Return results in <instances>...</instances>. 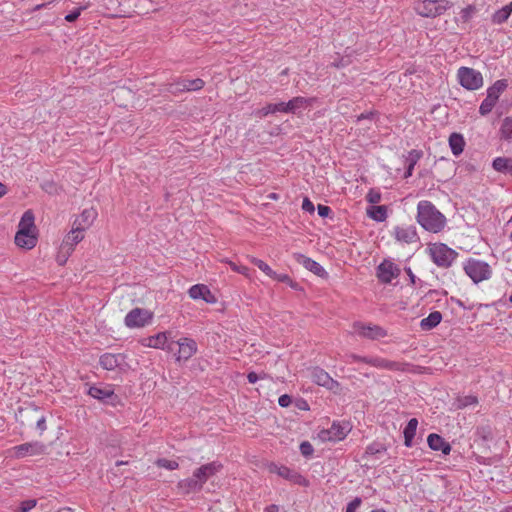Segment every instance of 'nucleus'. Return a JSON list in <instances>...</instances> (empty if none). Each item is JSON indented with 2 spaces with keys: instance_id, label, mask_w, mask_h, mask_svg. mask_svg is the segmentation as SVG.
Listing matches in <instances>:
<instances>
[{
  "instance_id": "nucleus-1",
  "label": "nucleus",
  "mask_w": 512,
  "mask_h": 512,
  "mask_svg": "<svg viewBox=\"0 0 512 512\" xmlns=\"http://www.w3.org/2000/svg\"><path fill=\"white\" fill-rule=\"evenodd\" d=\"M417 222L425 230L438 233L446 225L445 216L427 200H422L417 205Z\"/></svg>"
},
{
  "instance_id": "nucleus-2",
  "label": "nucleus",
  "mask_w": 512,
  "mask_h": 512,
  "mask_svg": "<svg viewBox=\"0 0 512 512\" xmlns=\"http://www.w3.org/2000/svg\"><path fill=\"white\" fill-rule=\"evenodd\" d=\"M15 244L22 249L31 250L38 242V230L31 210L23 213L14 238Z\"/></svg>"
},
{
  "instance_id": "nucleus-3",
  "label": "nucleus",
  "mask_w": 512,
  "mask_h": 512,
  "mask_svg": "<svg viewBox=\"0 0 512 512\" xmlns=\"http://www.w3.org/2000/svg\"><path fill=\"white\" fill-rule=\"evenodd\" d=\"M427 253L432 262L440 268H448L458 257V253L444 243H431Z\"/></svg>"
},
{
  "instance_id": "nucleus-4",
  "label": "nucleus",
  "mask_w": 512,
  "mask_h": 512,
  "mask_svg": "<svg viewBox=\"0 0 512 512\" xmlns=\"http://www.w3.org/2000/svg\"><path fill=\"white\" fill-rule=\"evenodd\" d=\"M451 7L447 0H416L413 10L421 17L435 18L444 14Z\"/></svg>"
},
{
  "instance_id": "nucleus-5",
  "label": "nucleus",
  "mask_w": 512,
  "mask_h": 512,
  "mask_svg": "<svg viewBox=\"0 0 512 512\" xmlns=\"http://www.w3.org/2000/svg\"><path fill=\"white\" fill-rule=\"evenodd\" d=\"M465 274L475 283L489 280L492 276L491 266L479 259L469 258L463 263Z\"/></svg>"
},
{
  "instance_id": "nucleus-6",
  "label": "nucleus",
  "mask_w": 512,
  "mask_h": 512,
  "mask_svg": "<svg viewBox=\"0 0 512 512\" xmlns=\"http://www.w3.org/2000/svg\"><path fill=\"white\" fill-rule=\"evenodd\" d=\"M198 351L196 341L189 337H182L174 342L173 352H171L176 362H187Z\"/></svg>"
},
{
  "instance_id": "nucleus-7",
  "label": "nucleus",
  "mask_w": 512,
  "mask_h": 512,
  "mask_svg": "<svg viewBox=\"0 0 512 512\" xmlns=\"http://www.w3.org/2000/svg\"><path fill=\"white\" fill-rule=\"evenodd\" d=\"M457 79L463 88L470 91L480 89L484 83L482 74L470 67H460L457 70Z\"/></svg>"
},
{
  "instance_id": "nucleus-8",
  "label": "nucleus",
  "mask_w": 512,
  "mask_h": 512,
  "mask_svg": "<svg viewBox=\"0 0 512 512\" xmlns=\"http://www.w3.org/2000/svg\"><path fill=\"white\" fill-rule=\"evenodd\" d=\"M352 331L357 336L369 340H379L387 336V331L383 327L360 321L353 323Z\"/></svg>"
},
{
  "instance_id": "nucleus-9",
  "label": "nucleus",
  "mask_w": 512,
  "mask_h": 512,
  "mask_svg": "<svg viewBox=\"0 0 512 512\" xmlns=\"http://www.w3.org/2000/svg\"><path fill=\"white\" fill-rule=\"evenodd\" d=\"M268 471L270 473L276 474V475L288 480L292 484H296V485H299L302 487L309 486V480L306 477H304L299 472H297L293 469H290L287 466L271 463L270 465H268Z\"/></svg>"
},
{
  "instance_id": "nucleus-10",
  "label": "nucleus",
  "mask_w": 512,
  "mask_h": 512,
  "mask_svg": "<svg viewBox=\"0 0 512 512\" xmlns=\"http://www.w3.org/2000/svg\"><path fill=\"white\" fill-rule=\"evenodd\" d=\"M171 332H159L156 335L142 338L140 343L144 347L161 349L167 352H173L174 341H170Z\"/></svg>"
},
{
  "instance_id": "nucleus-11",
  "label": "nucleus",
  "mask_w": 512,
  "mask_h": 512,
  "mask_svg": "<svg viewBox=\"0 0 512 512\" xmlns=\"http://www.w3.org/2000/svg\"><path fill=\"white\" fill-rule=\"evenodd\" d=\"M205 86L204 80L200 78L188 79L178 78L174 82L170 83L167 87V91L176 95L182 92L199 91Z\"/></svg>"
},
{
  "instance_id": "nucleus-12",
  "label": "nucleus",
  "mask_w": 512,
  "mask_h": 512,
  "mask_svg": "<svg viewBox=\"0 0 512 512\" xmlns=\"http://www.w3.org/2000/svg\"><path fill=\"white\" fill-rule=\"evenodd\" d=\"M348 432V424L333 423L330 428L319 431L317 439L321 442H338L343 440Z\"/></svg>"
},
{
  "instance_id": "nucleus-13",
  "label": "nucleus",
  "mask_w": 512,
  "mask_h": 512,
  "mask_svg": "<svg viewBox=\"0 0 512 512\" xmlns=\"http://www.w3.org/2000/svg\"><path fill=\"white\" fill-rule=\"evenodd\" d=\"M84 236V231L72 226V229L64 237L60 246V253L63 254L62 262L66 261L67 257L74 251L75 246L84 239Z\"/></svg>"
},
{
  "instance_id": "nucleus-14",
  "label": "nucleus",
  "mask_w": 512,
  "mask_h": 512,
  "mask_svg": "<svg viewBox=\"0 0 512 512\" xmlns=\"http://www.w3.org/2000/svg\"><path fill=\"white\" fill-rule=\"evenodd\" d=\"M309 377L315 384L331 391L337 390L340 386L324 369L319 367L309 369Z\"/></svg>"
},
{
  "instance_id": "nucleus-15",
  "label": "nucleus",
  "mask_w": 512,
  "mask_h": 512,
  "mask_svg": "<svg viewBox=\"0 0 512 512\" xmlns=\"http://www.w3.org/2000/svg\"><path fill=\"white\" fill-rule=\"evenodd\" d=\"M45 445L41 442H27L14 446L11 450L15 458L21 459L27 456H37L45 452Z\"/></svg>"
},
{
  "instance_id": "nucleus-16",
  "label": "nucleus",
  "mask_w": 512,
  "mask_h": 512,
  "mask_svg": "<svg viewBox=\"0 0 512 512\" xmlns=\"http://www.w3.org/2000/svg\"><path fill=\"white\" fill-rule=\"evenodd\" d=\"M221 469H222V464L220 462L213 461V462L204 464L201 467L197 468L193 472V476L197 481H199V484L201 485V487H203V485L206 483V481L210 477H212L215 474H217L218 472H220Z\"/></svg>"
},
{
  "instance_id": "nucleus-17",
  "label": "nucleus",
  "mask_w": 512,
  "mask_h": 512,
  "mask_svg": "<svg viewBox=\"0 0 512 512\" xmlns=\"http://www.w3.org/2000/svg\"><path fill=\"white\" fill-rule=\"evenodd\" d=\"M399 274V267L390 260H384L377 268V277L383 283H390Z\"/></svg>"
},
{
  "instance_id": "nucleus-18",
  "label": "nucleus",
  "mask_w": 512,
  "mask_h": 512,
  "mask_svg": "<svg viewBox=\"0 0 512 512\" xmlns=\"http://www.w3.org/2000/svg\"><path fill=\"white\" fill-rule=\"evenodd\" d=\"M153 311L145 308H134L130 310V327H144L153 320Z\"/></svg>"
},
{
  "instance_id": "nucleus-19",
  "label": "nucleus",
  "mask_w": 512,
  "mask_h": 512,
  "mask_svg": "<svg viewBox=\"0 0 512 512\" xmlns=\"http://www.w3.org/2000/svg\"><path fill=\"white\" fill-rule=\"evenodd\" d=\"M188 295L193 300L202 299L208 304H215L217 302V297L205 284H195L191 286L188 290Z\"/></svg>"
},
{
  "instance_id": "nucleus-20",
  "label": "nucleus",
  "mask_w": 512,
  "mask_h": 512,
  "mask_svg": "<svg viewBox=\"0 0 512 512\" xmlns=\"http://www.w3.org/2000/svg\"><path fill=\"white\" fill-rule=\"evenodd\" d=\"M365 363L378 369H386L391 371H404L405 363L390 361L381 357H370L365 359Z\"/></svg>"
},
{
  "instance_id": "nucleus-21",
  "label": "nucleus",
  "mask_w": 512,
  "mask_h": 512,
  "mask_svg": "<svg viewBox=\"0 0 512 512\" xmlns=\"http://www.w3.org/2000/svg\"><path fill=\"white\" fill-rule=\"evenodd\" d=\"M395 239L399 242L410 244L417 241V232L413 226H396L393 230Z\"/></svg>"
},
{
  "instance_id": "nucleus-22",
  "label": "nucleus",
  "mask_w": 512,
  "mask_h": 512,
  "mask_svg": "<svg viewBox=\"0 0 512 512\" xmlns=\"http://www.w3.org/2000/svg\"><path fill=\"white\" fill-rule=\"evenodd\" d=\"M88 394L95 399L110 402L111 404H114L116 398L112 388L108 385L91 386L88 389Z\"/></svg>"
},
{
  "instance_id": "nucleus-23",
  "label": "nucleus",
  "mask_w": 512,
  "mask_h": 512,
  "mask_svg": "<svg viewBox=\"0 0 512 512\" xmlns=\"http://www.w3.org/2000/svg\"><path fill=\"white\" fill-rule=\"evenodd\" d=\"M293 257L297 263L301 264L303 267H305L307 270L311 271L315 275L322 277L326 274L324 268L318 262L307 257L306 255L295 253Z\"/></svg>"
},
{
  "instance_id": "nucleus-24",
  "label": "nucleus",
  "mask_w": 512,
  "mask_h": 512,
  "mask_svg": "<svg viewBox=\"0 0 512 512\" xmlns=\"http://www.w3.org/2000/svg\"><path fill=\"white\" fill-rule=\"evenodd\" d=\"M427 443L430 449L434 451H441L444 455L451 452V445L442 436L436 433H431L427 437Z\"/></svg>"
},
{
  "instance_id": "nucleus-25",
  "label": "nucleus",
  "mask_w": 512,
  "mask_h": 512,
  "mask_svg": "<svg viewBox=\"0 0 512 512\" xmlns=\"http://www.w3.org/2000/svg\"><path fill=\"white\" fill-rule=\"evenodd\" d=\"M97 213L93 209L84 210L73 222V227L86 231L93 223Z\"/></svg>"
},
{
  "instance_id": "nucleus-26",
  "label": "nucleus",
  "mask_w": 512,
  "mask_h": 512,
  "mask_svg": "<svg viewBox=\"0 0 512 512\" xmlns=\"http://www.w3.org/2000/svg\"><path fill=\"white\" fill-rule=\"evenodd\" d=\"M315 98H306L297 96L289 100L287 103L288 113H296L300 109H305L312 105Z\"/></svg>"
},
{
  "instance_id": "nucleus-27",
  "label": "nucleus",
  "mask_w": 512,
  "mask_h": 512,
  "mask_svg": "<svg viewBox=\"0 0 512 512\" xmlns=\"http://www.w3.org/2000/svg\"><path fill=\"white\" fill-rule=\"evenodd\" d=\"M423 152L421 150L413 149L408 152L405 157V163L407 165V170L405 172L404 177L409 178L413 174V170L417 162L422 158Z\"/></svg>"
},
{
  "instance_id": "nucleus-28",
  "label": "nucleus",
  "mask_w": 512,
  "mask_h": 512,
  "mask_svg": "<svg viewBox=\"0 0 512 512\" xmlns=\"http://www.w3.org/2000/svg\"><path fill=\"white\" fill-rule=\"evenodd\" d=\"M441 320L442 314L439 311H433L420 321V327L424 331H429L439 325Z\"/></svg>"
},
{
  "instance_id": "nucleus-29",
  "label": "nucleus",
  "mask_w": 512,
  "mask_h": 512,
  "mask_svg": "<svg viewBox=\"0 0 512 512\" xmlns=\"http://www.w3.org/2000/svg\"><path fill=\"white\" fill-rule=\"evenodd\" d=\"M369 218L377 222H383L387 218V207L384 205H372L366 209Z\"/></svg>"
},
{
  "instance_id": "nucleus-30",
  "label": "nucleus",
  "mask_w": 512,
  "mask_h": 512,
  "mask_svg": "<svg viewBox=\"0 0 512 512\" xmlns=\"http://www.w3.org/2000/svg\"><path fill=\"white\" fill-rule=\"evenodd\" d=\"M449 146L454 156H459L465 147L464 137L459 133H452L449 137Z\"/></svg>"
},
{
  "instance_id": "nucleus-31",
  "label": "nucleus",
  "mask_w": 512,
  "mask_h": 512,
  "mask_svg": "<svg viewBox=\"0 0 512 512\" xmlns=\"http://www.w3.org/2000/svg\"><path fill=\"white\" fill-rule=\"evenodd\" d=\"M418 427V420L416 418H412L408 421L406 427L404 428V444L406 447H411L413 439L416 435V430Z\"/></svg>"
},
{
  "instance_id": "nucleus-32",
  "label": "nucleus",
  "mask_w": 512,
  "mask_h": 512,
  "mask_svg": "<svg viewBox=\"0 0 512 512\" xmlns=\"http://www.w3.org/2000/svg\"><path fill=\"white\" fill-rule=\"evenodd\" d=\"M508 84L506 80H497L492 86L487 89V97L498 101L500 95L505 91Z\"/></svg>"
},
{
  "instance_id": "nucleus-33",
  "label": "nucleus",
  "mask_w": 512,
  "mask_h": 512,
  "mask_svg": "<svg viewBox=\"0 0 512 512\" xmlns=\"http://www.w3.org/2000/svg\"><path fill=\"white\" fill-rule=\"evenodd\" d=\"M178 488L181 489L184 493L189 494L191 492H197L202 489L199 481H197L194 476L192 478L184 479L179 481Z\"/></svg>"
},
{
  "instance_id": "nucleus-34",
  "label": "nucleus",
  "mask_w": 512,
  "mask_h": 512,
  "mask_svg": "<svg viewBox=\"0 0 512 512\" xmlns=\"http://www.w3.org/2000/svg\"><path fill=\"white\" fill-rule=\"evenodd\" d=\"M512 13V2L496 11L492 16V21L496 24H502L510 17Z\"/></svg>"
},
{
  "instance_id": "nucleus-35",
  "label": "nucleus",
  "mask_w": 512,
  "mask_h": 512,
  "mask_svg": "<svg viewBox=\"0 0 512 512\" xmlns=\"http://www.w3.org/2000/svg\"><path fill=\"white\" fill-rule=\"evenodd\" d=\"M120 356L114 354H104L100 357V364L106 370H113L119 365Z\"/></svg>"
},
{
  "instance_id": "nucleus-36",
  "label": "nucleus",
  "mask_w": 512,
  "mask_h": 512,
  "mask_svg": "<svg viewBox=\"0 0 512 512\" xmlns=\"http://www.w3.org/2000/svg\"><path fill=\"white\" fill-rule=\"evenodd\" d=\"M512 158L497 157L493 160L492 166L498 172L510 173Z\"/></svg>"
},
{
  "instance_id": "nucleus-37",
  "label": "nucleus",
  "mask_w": 512,
  "mask_h": 512,
  "mask_svg": "<svg viewBox=\"0 0 512 512\" xmlns=\"http://www.w3.org/2000/svg\"><path fill=\"white\" fill-rule=\"evenodd\" d=\"M500 138L504 140L512 139V117H506L500 127Z\"/></svg>"
},
{
  "instance_id": "nucleus-38",
  "label": "nucleus",
  "mask_w": 512,
  "mask_h": 512,
  "mask_svg": "<svg viewBox=\"0 0 512 512\" xmlns=\"http://www.w3.org/2000/svg\"><path fill=\"white\" fill-rule=\"evenodd\" d=\"M248 259H249V261L252 264L257 266L268 277L272 278L274 276V272L275 271L272 270V268L266 262H264L263 260L258 259V258L253 257V256H248Z\"/></svg>"
},
{
  "instance_id": "nucleus-39",
  "label": "nucleus",
  "mask_w": 512,
  "mask_h": 512,
  "mask_svg": "<svg viewBox=\"0 0 512 512\" xmlns=\"http://www.w3.org/2000/svg\"><path fill=\"white\" fill-rule=\"evenodd\" d=\"M478 404L476 396L468 395L457 399L456 406L459 409L466 408L468 406H475Z\"/></svg>"
},
{
  "instance_id": "nucleus-40",
  "label": "nucleus",
  "mask_w": 512,
  "mask_h": 512,
  "mask_svg": "<svg viewBox=\"0 0 512 512\" xmlns=\"http://www.w3.org/2000/svg\"><path fill=\"white\" fill-rule=\"evenodd\" d=\"M496 101L487 97L482 101L480 107H479V113L482 115V116H485L487 114H489L492 109L494 108V106L496 105Z\"/></svg>"
},
{
  "instance_id": "nucleus-41",
  "label": "nucleus",
  "mask_w": 512,
  "mask_h": 512,
  "mask_svg": "<svg viewBox=\"0 0 512 512\" xmlns=\"http://www.w3.org/2000/svg\"><path fill=\"white\" fill-rule=\"evenodd\" d=\"M156 465L160 468H164L167 470H175L179 467V464L177 461L169 460L166 458L158 459L156 461Z\"/></svg>"
},
{
  "instance_id": "nucleus-42",
  "label": "nucleus",
  "mask_w": 512,
  "mask_h": 512,
  "mask_svg": "<svg viewBox=\"0 0 512 512\" xmlns=\"http://www.w3.org/2000/svg\"><path fill=\"white\" fill-rule=\"evenodd\" d=\"M36 505H37L36 499H28V500L22 501L16 512H29L34 507H36Z\"/></svg>"
},
{
  "instance_id": "nucleus-43",
  "label": "nucleus",
  "mask_w": 512,
  "mask_h": 512,
  "mask_svg": "<svg viewBox=\"0 0 512 512\" xmlns=\"http://www.w3.org/2000/svg\"><path fill=\"white\" fill-rule=\"evenodd\" d=\"M366 200L371 204H377L381 201V193L377 189H370L366 195Z\"/></svg>"
},
{
  "instance_id": "nucleus-44",
  "label": "nucleus",
  "mask_w": 512,
  "mask_h": 512,
  "mask_svg": "<svg viewBox=\"0 0 512 512\" xmlns=\"http://www.w3.org/2000/svg\"><path fill=\"white\" fill-rule=\"evenodd\" d=\"M300 452L303 456L305 457H310L312 456L313 452H314V449H313V446L311 445L310 442L308 441H303L301 444H300Z\"/></svg>"
},
{
  "instance_id": "nucleus-45",
  "label": "nucleus",
  "mask_w": 512,
  "mask_h": 512,
  "mask_svg": "<svg viewBox=\"0 0 512 512\" xmlns=\"http://www.w3.org/2000/svg\"><path fill=\"white\" fill-rule=\"evenodd\" d=\"M85 9V7H77L73 11H71L69 14L65 16V20L67 22H74L80 15L81 12Z\"/></svg>"
},
{
  "instance_id": "nucleus-46",
  "label": "nucleus",
  "mask_w": 512,
  "mask_h": 512,
  "mask_svg": "<svg viewBox=\"0 0 512 512\" xmlns=\"http://www.w3.org/2000/svg\"><path fill=\"white\" fill-rule=\"evenodd\" d=\"M273 280H276L278 282H283L289 284L291 287H293V280L287 275V274H278L274 272V276L272 277Z\"/></svg>"
},
{
  "instance_id": "nucleus-47",
  "label": "nucleus",
  "mask_w": 512,
  "mask_h": 512,
  "mask_svg": "<svg viewBox=\"0 0 512 512\" xmlns=\"http://www.w3.org/2000/svg\"><path fill=\"white\" fill-rule=\"evenodd\" d=\"M361 505V499L360 498H355L353 501H351L347 508H346V512H356V510L359 508V506Z\"/></svg>"
},
{
  "instance_id": "nucleus-48",
  "label": "nucleus",
  "mask_w": 512,
  "mask_h": 512,
  "mask_svg": "<svg viewBox=\"0 0 512 512\" xmlns=\"http://www.w3.org/2000/svg\"><path fill=\"white\" fill-rule=\"evenodd\" d=\"M302 209L306 212L313 213L315 207L314 204L309 200V198H304L302 202Z\"/></svg>"
},
{
  "instance_id": "nucleus-49",
  "label": "nucleus",
  "mask_w": 512,
  "mask_h": 512,
  "mask_svg": "<svg viewBox=\"0 0 512 512\" xmlns=\"http://www.w3.org/2000/svg\"><path fill=\"white\" fill-rule=\"evenodd\" d=\"M278 403L281 407H288L292 403V399L289 395H281L278 399Z\"/></svg>"
},
{
  "instance_id": "nucleus-50",
  "label": "nucleus",
  "mask_w": 512,
  "mask_h": 512,
  "mask_svg": "<svg viewBox=\"0 0 512 512\" xmlns=\"http://www.w3.org/2000/svg\"><path fill=\"white\" fill-rule=\"evenodd\" d=\"M36 427L42 434L46 430V418L45 416H41L36 421Z\"/></svg>"
},
{
  "instance_id": "nucleus-51",
  "label": "nucleus",
  "mask_w": 512,
  "mask_h": 512,
  "mask_svg": "<svg viewBox=\"0 0 512 512\" xmlns=\"http://www.w3.org/2000/svg\"><path fill=\"white\" fill-rule=\"evenodd\" d=\"M275 111H274V108H273V104H267L265 107H263L260 111H259V114L260 116L262 117H265L269 114H274Z\"/></svg>"
},
{
  "instance_id": "nucleus-52",
  "label": "nucleus",
  "mask_w": 512,
  "mask_h": 512,
  "mask_svg": "<svg viewBox=\"0 0 512 512\" xmlns=\"http://www.w3.org/2000/svg\"><path fill=\"white\" fill-rule=\"evenodd\" d=\"M273 108H274L275 113H277V112L288 113L286 102H280V103L273 104Z\"/></svg>"
},
{
  "instance_id": "nucleus-53",
  "label": "nucleus",
  "mask_w": 512,
  "mask_h": 512,
  "mask_svg": "<svg viewBox=\"0 0 512 512\" xmlns=\"http://www.w3.org/2000/svg\"><path fill=\"white\" fill-rule=\"evenodd\" d=\"M317 210H318V214L321 217H327L329 215V213L331 212L330 207H328L326 205H321V204L318 205Z\"/></svg>"
},
{
  "instance_id": "nucleus-54",
  "label": "nucleus",
  "mask_w": 512,
  "mask_h": 512,
  "mask_svg": "<svg viewBox=\"0 0 512 512\" xmlns=\"http://www.w3.org/2000/svg\"><path fill=\"white\" fill-rule=\"evenodd\" d=\"M475 8L473 6H468L462 10V18L468 20L471 15L474 13Z\"/></svg>"
},
{
  "instance_id": "nucleus-55",
  "label": "nucleus",
  "mask_w": 512,
  "mask_h": 512,
  "mask_svg": "<svg viewBox=\"0 0 512 512\" xmlns=\"http://www.w3.org/2000/svg\"><path fill=\"white\" fill-rule=\"evenodd\" d=\"M348 359H349V362L350 363H353V362H363L365 363V359H370L369 357H362V356H359L357 354H351L348 356Z\"/></svg>"
},
{
  "instance_id": "nucleus-56",
  "label": "nucleus",
  "mask_w": 512,
  "mask_h": 512,
  "mask_svg": "<svg viewBox=\"0 0 512 512\" xmlns=\"http://www.w3.org/2000/svg\"><path fill=\"white\" fill-rule=\"evenodd\" d=\"M262 378H264V375L258 376L255 372H250L247 375V379H248L249 383H251V384L256 383L259 379H262Z\"/></svg>"
},
{
  "instance_id": "nucleus-57",
  "label": "nucleus",
  "mask_w": 512,
  "mask_h": 512,
  "mask_svg": "<svg viewBox=\"0 0 512 512\" xmlns=\"http://www.w3.org/2000/svg\"><path fill=\"white\" fill-rule=\"evenodd\" d=\"M221 261H222L223 263L228 264V265L230 266V268H231L233 271H235V272H237V273H238L239 268H240V266H241V265H238V264H236L235 262H233V261H231V260H228V259H222Z\"/></svg>"
},
{
  "instance_id": "nucleus-58",
  "label": "nucleus",
  "mask_w": 512,
  "mask_h": 512,
  "mask_svg": "<svg viewBox=\"0 0 512 512\" xmlns=\"http://www.w3.org/2000/svg\"><path fill=\"white\" fill-rule=\"evenodd\" d=\"M238 273L242 274L246 278H250L251 277L249 268L246 267V266H243V265L240 266Z\"/></svg>"
},
{
  "instance_id": "nucleus-59",
  "label": "nucleus",
  "mask_w": 512,
  "mask_h": 512,
  "mask_svg": "<svg viewBox=\"0 0 512 512\" xmlns=\"http://www.w3.org/2000/svg\"><path fill=\"white\" fill-rule=\"evenodd\" d=\"M384 450H385L384 447L375 448L374 446H369L367 448V453H369V454H376V453H380V452H382Z\"/></svg>"
},
{
  "instance_id": "nucleus-60",
  "label": "nucleus",
  "mask_w": 512,
  "mask_h": 512,
  "mask_svg": "<svg viewBox=\"0 0 512 512\" xmlns=\"http://www.w3.org/2000/svg\"><path fill=\"white\" fill-rule=\"evenodd\" d=\"M265 511L266 512H278L279 511V507L277 505H275V504H271V505H269V506H267L265 508Z\"/></svg>"
},
{
  "instance_id": "nucleus-61",
  "label": "nucleus",
  "mask_w": 512,
  "mask_h": 512,
  "mask_svg": "<svg viewBox=\"0 0 512 512\" xmlns=\"http://www.w3.org/2000/svg\"><path fill=\"white\" fill-rule=\"evenodd\" d=\"M7 193L6 186L0 182V198Z\"/></svg>"
},
{
  "instance_id": "nucleus-62",
  "label": "nucleus",
  "mask_w": 512,
  "mask_h": 512,
  "mask_svg": "<svg viewBox=\"0 0 512 512\" xmlns=\"http://www.w3.org/2000/svg\"><path fill=\"white\" fill-rule=\"evenodd\" d=\"M371 114H361L360 116H358V121L362 120V119H366V118H369Z\"/></svg>"
},
{
  "instance_id": "nucleus-63",
  "label": "nucleus",
  "mask_w": 512,
  "mask_h": 512,
  "mask_svg": "<svg viewBox=\"0 0 512 512\" xmlns=\"http://www.w3.org/2000/svg\"><path fill=\"white\" fill-rule=\"evenodd\" d=\"M58 512H73V510L71 508L65 507V508L58 510Z\"/></svg>"
},
{
  "instance_id": "nucleus-64",
  "label": "nucleus",
  "mask_w": 512,
  "mask_h": 512,
  "mask_svg": "<svg viewBox=\"0 0 512 512\" xmlns=\"http://www.w3.org/2000/svg\"><path fill=\"white\" fill-rule=\"evenodd\" d=\"M124 323H125L126 325H128V314H126V315H125V317H124Z\"/></svg>"
}]
</instances>
